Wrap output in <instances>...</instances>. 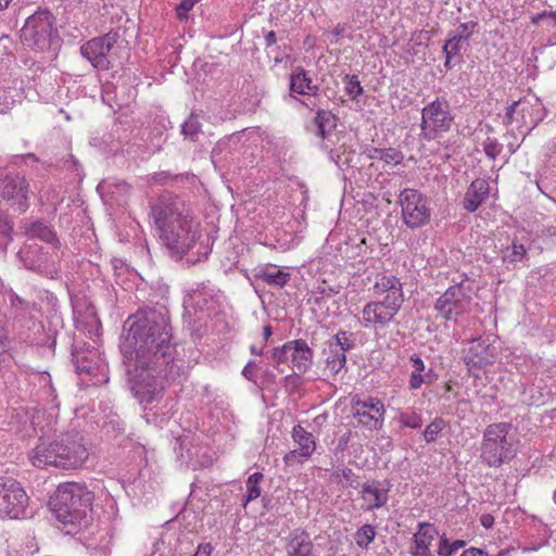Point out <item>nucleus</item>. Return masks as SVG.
Here are the masks:
<instances>
[{
  "label": "nucleus",
  "mask_w": 556,
  "mask_h": 556,
  "mask_svg": "<svg viewBox=\"0 0 556 556\" xmlns=\"http://www.w3.org/2000/svg\"><path fill=\"white\" fill-rule=\"evenodd\" d=\"M185 375L184 359L177 357L176 345L172 340L149 346V355L131 353L127 367V384L134 397L146 409L163 399L167 383L179 380Z\"/></svg>",
  "instance_id": "nucleus-1"
},
{
  "label": "nucleus",
  "mask_w": 556,
  "mask_h": 556,
  "mask_svg": "<svg viewBox=\"0 0 556 556\" xmlns=\"http://www.w3.org/2000/svg\"><path fill=\"white\" fill-rule=\"evenodd\" d=\"M149 207L160 241L172 257L181 260L201 237L190 208L179 195L169 191L151 199Z\"/></svg>",
  "instance_id": "nucleus-2"
},
{
  "label": "nucleus",
  "mask_w": 556,
  "mask_h": 556,
  "mask_svg": "<svg viewBox=\"0 0 556 556\" xmlns=\"http://www.w3.org/2000/svg\"><path fill=\"white\" fill-rule=\"evenodd\" d=\"M34 466L71 470L80 468L89 457V448L78 431H66L52 441L40 442L30 453Z\"/></svg>",
  "instance_id": "nucleus-3"
},
{
  "label": "nucleus",
  "mask_w": 556,
  "mask_h": 556,
  "mask_svg": "<svg viewBox=\"0 0 556 556\" xmlns=\"http://www.w3.org/2000/svg\"><path fill=\"white\" fill-rule=\"evenodd\" d=\"M93 500V493L86 485L67 482L56 488L49 507L60 522L87 527L91 520Z\"/></svg>",
  "instance_id": "nucleus-4"
},
{
  "label": "nucleus",
  "mask_w": 556,
  "mask_h": 556,
  "mask_svg": "<svg viewBox=\"0 0 556 556\" xmlns=\"http://www.w3.org/2000/svg\"><path fill=\"white\" fill-rule=\"evenodd\" d=\"M127 323V340L132 346V353L140 352L141 357L149 355V346L152 344L167 343L173 338L168 317L156 308H140Z\"/></svg>",
  "instance_id": "nucleus-5"
},
{
  "label": "nucleus",
  "mask_w": 556,
  "mask_h": 556,
  "mask_svg": "<svg viewBox=\"0 0 556 556\" xmlns=\"http://www.w3.org/2000/svg\"><path fill=\"white\" fill-rule=\"evenodd\" d=\"M511 429L509 422L491 424L484 429L480 458L489 467H500L515 457L513 441L508 437Z\"/></svg>",
  "instance_id": "nucleus-6"
},
{
  "label": "nucleus",
  "mask_w": 556,
  "mask_h": 556,
  "mask_svg": "<svg viewBox=\"0 0 556 556\" xmlns=\"http://www.w3.org/2000/svg\"><path fill=\"white\" fill-rule=\"evenodd\" d=\"M59 35L54 28V17L48 10H39L30 15L21 29L22 43L35 51L43 52L51 48Z\"/></svg>",
  "instance_id": "nucleus-7"
},
{
  "label": "nucleus",
  "mask_w": 556,
  "mask_h": 556,
  "mask_svg": "<svg viewBox=\"0 0 556 556\" xmlns=\"http://www.w3.org/2000/svg\"><path fill=\"white\" fill-rule=\"evenodd\" d=\"M455 116L452 106L444 97H437L421 110L420 139L432 141L448 132L454 124Z\"/></svg>",
  "instance_id": "nucleus-8"
},
{
  "label": "nucleus",
  "mask_w": 556,
  "mask_h": 556,
  "mask_svg": "<svg viewBox=\"0 0 556 556\" xmlns=\"http://www.w3.org/2000/svg\"><path fill=\"white\" fill-rule=\"evenodd\" d=\"M468 279L462 280L448 287L445 292L437 299L434 309L446 321L456 323L460 316L470 311L472 302V289Z\"/></svg>",
  "instance_id": "nucleus-9"
},
{
  "label": "nucleus",
  "mask_w": 556,
  "mask_h": 556,
  "mask_svg": "<svg viewBox=\"0 0 556 556\" xmlns=\"http://www.w3.org/2000/svg\"><path fill=\"white\" fill-rule=\"evenodd\" d=\"M403 223L410 229L426 226L431 219L428 198L413 188H405L399 197Z\"/></svg>",
  "instance_id": "nucleus-10"
},
{
  "label": "nucleus",
  "mask_w": 556,
  "mask_h": 556,
  "mask_svg": "<svg viewBox=\"0 0 556 556\" xmlns=\"http://www.w3.org/2000/svg\"><path fill=\"white\" fill-rule=\"evenodd\" d=\"M546 113V109L539 98L523 97L506 108L503 123L508 126L517 121L521 126L532 130L545 118Z\"/></svg>",
  "instance_id": "nucleus-11"
},
{
  "label": "nucleus",
  "mask_w": 556,
  "mask_h": 556,
  "mask_svg": "<svg viewBox=\"0 0 556 556\" xmlns=\"http://www.w3.org/2000/svg\"><path fill=\"white\" fill-rule=\"evenodd\" d=\"M28 496L21 483L12 478L0 477V517L20 519L25 516Z\"/></svg>",
  "instance_id": "nucleus-12"
},
{
  "label": "nucleus",
  "mask_w": 556,
  "mask_h": 556,
  "mask_svg": "<svg viewBox=\"0 0 556 556\" xmlns=\"http://www.w3.org/2000/svg\"><path fill=\"white\" fill-rule=\"evenodd\" d=\"M118 34L110 31L96 37L80 47V53L91 65L100 71H108L113 67V49L117 43Z\"/></svg>",
  "instance_id": "nucleus-13"
},
{
  "label": "nucleus",
  "mask_w": 556,
  "mask_h": 556,
  "mask_svg": "<svg viewBox=\"0 0 556 556\" xmlns=\"http://www.w3.org/2000/svg\"><path fill=\"white\" fill-rule=\"evenodd\" d=\"M28 181L24 176L9 175L0 169V195L3 199L12 200L20 213L25 212L28 204Z\"/></svg>",
  "instance_id": "nucleus-14"
},
{
  "label": "nucleus",
  "mask_w": 556,
  "mask_h": 556,
  "mask_svg": "<svg viewBox=\"0 0 556 556\" xmlns=\"http://www.w3.org/2000/svg\"><path fill=\"white\" fill-rule=\"evenodd\" d=\"M292 439L298 447L288 452L283 456L286 466H293L295 463H303L312 456L316 448L314 435L306 431L301 425H296L292 429Z\"/></svg>",
  "instance_id": "nucleus-15"
},
{
  "label": "nucleus",
  "mask_w": 556,
  "mask_h": 556,
  "mask_svg": "<svg viewBox=\"0 0 556 556\" xmlns=\"http://www.w3.org/2000/svg\"><path fill=\"white\" fill-rule=\"evenodd\" d=\"M353 414L355 417H359V421L367 427L380 429L383 424L384 405L376 399L369 397L366 401L357 400L354 402Z\"/></svg>",
  "instance_id": "nucleus-16"
},
{
  "label": "nucleus",
  "mask_w": 556,
  "mask_h": 556,
  "mask_svg": "<svg viewBox=\"0 0 556 556\" xmlns=\"http://www.w3.org/2000/svg\"><path fill=\"white\" fill-rule=\"evenodd\" d=\"M319 86L313 83L312 77L303 66H295L289 75V97L299 100V96L316 97Z\"/></svg>",
  "instance_id": "nucleus-17"
},
{
  "label": "nucleus",
  "mask_w": 556,
  "mask_h": 556,
  "mask_svg": "<svg viewBox=\"0 0 556 556\" xmlns=\"http://www.w3.org/2000/svg\"><path fill=\"white\" fill-rule=\"evenodd\" d=\"M287 556H315L314 544L308 532L301 528L293 529L285 539Z\"/></svg>",
  "instance_id": "nucleus-18"
},
{
  "label": "nucleus",
  "mask_w": 556,
  "mask_h": 556,
  "mask_svg": "<svg viewBox=\"0 0 556 556\" xmlns=\"http://www.w3.org/2000/svg\"><path fill=\"white\" fill-rule=\"evenodd\" d=\"M438 531L432 523L419 522L409 547L412 556H432L430 546Z\"/></svg>",
  "instance_id": "nucleus-19"
},
{
  "label": "nucleus",
  "mask_w": 556,
  "mask_h": 556,
  "mask_svg": "<svg viewBox=\"0 0 556 556\" xmlns=\"http://www.w3.org/2000/svg\"><path fill=\"white\" fill-rule=\"evenodd\" d=\"M290 345L293 371L295 375H303L313 365L314 351L303 339L291 340Z\"/></svg>",
  "instance_id": "nucleus-20"
},
{
  "label": "nucleus",
  "mask_w": 556,
  "mask_h": 556,
  "mask_svg": "<svg viewBox=\"0 0 556 556\" xmlns=\"http://www.w3.org/2000/svg\"><path fill=\"white\" fill-rule=\"evenodd\" d=\"M490 194V186L485 179L477 178L468 187L464 199L463 207L469 213L476 212L485 202Z\"/></svg>",
  "instance_id": "nucleus-21"
},
{
  "label": "nucleus",
  "mask_w": 556,
  "mask_h": 556,
  "mask_svg": "<svg viewBox=\"0 0 556 556\" xmlns=\"http://www.w3.org/2000/svg\"><path fill=\"white\" fill-rule=\"evenodd\" d=\"M17 257L24 267L29 270L42 273L47 269V253L37 243L25 244L18 251Z\"/></svg>",
  "instance_id": "nucleus-22"
},
{
  "label": "nucleus",
  "mask_w": 556,
  "mask_h": 556,
  "mask_svg": "<svg viewBox=\"0 0 556 556\" xmlns=\"http://www.w3.org/2000/svg\"><path fill=\"white\" fill-rule=\"evenodd\" d=\"M362 316L364 327L369 328L370 326H388L394 318L395 314L380 305L378 302L371 301L363 307Z\"/></svg>",
  "instance_id": "nucleus-23"
},
{
  "label": "nucleus",
  "mask_w": 556,
  "mask_h": 556,
  "mask_svg": "<svg viewBox=\"0 0 556 556\" xmlns=\"http://www.w3.org/2000/svg\"><path fill=\"white\" fill-rule=\"evenodd\" d=\"M390 491V484L387 483L386 488L381 486L380 481H372L371 483L366 482L362 484V497L365 501H369V504L365 510H374L381 508L388 502V493Z\"/></svg>",
  "instance_id": "nucleus-24"
},
{
  "label": "nucleus",
  "mask_w": 556,
  "mask_h": 556,
  "mask_svg": "<svg viewBox=\"0 0 556 556\" xmlns=\"http://www.w3.org/2000/svg\"><path fill=\"white\" fill-rule=\"evenodd\" d=\"M23 230L26 237L30 239H39L46 243L51 244L53 248H60V240L56 237V232L53 230L51 226L46 224L42 220H35L30 223H25L23 226Z\"/></svg>",
  "instance_id": "nucleus-25"
},
{
  "label": "nucleus",
  "mask_w": 556,
  "mask_h": 556,
  "mask_svg": "<svg viewBox=\"0 0 556 556\" xmlns=\"http://www.w3.org/2000/svg\"><path fill=\"white\" fill-rule=\"evenodd\" d=\"M489 345L484 343V341L477 339L471 342V345L468 350V353L464 357L465 364L469 369L478 368L482 369L489 364H491L489 359Z\"/></svg>",
  "instance_id": "nucleus-26"
},
{
  "label": "nucleus",
  "mask_w": 556,
  "mask_h": 556,
  "mask_svg": "<svg viewBox=\"0 0 556 556\" xmlns=\"http://www.w3.org/2000/svg\"><path fill=\"white\" fill-rule=\"evenodd\" d=\"M74 315L76 328L86 329L88 333L98 332L99 328L101 327L100 319L92 303H88L85 306L84 312H81L79 308H75Z\"/></svg>",
  "instance_id": "nucleus-27"
},
{
  "label": "nucleus",
  "mask_w": 556,
  "mask_h": 556,
  "mask_svg": "<svg viewBox=\"0 0 556 556\" xmlns=\"http://www.w3.org/2000/svg\"><path fill=\"white\" fill-rule=\"evenodd\" d=\"M337 116L329 110L318 109L313 119L315 135L326 139L337 128Z\"/></svg>",
  "instance_id": "nucleus-28"
},
{
  "label": "nucleus",
  "mask_w": 556,
  "mask_h": 556,
  "mask_svg": "<svg viewBox=\"0 0 556 556\" xmlns=\"http://www.w3.org/2000/svg\"><path fill=\"white\" fill-rule=\"evenodd\" d=\"M528 248L515 237L511 244L501 250V260L509 268L510 265H515L518 262H523L527 258Z\"/></svg>",
  "instance_id": "nucleus-29"
},
{
  "label": "nucleus",
  "mask_w": 556,
  "mask_h": 556,
  "mask_svg": "<svg viewBox=\"0 0 556 556\" xmlns=\"http://www.w3.org/2000/svg\"><path fill=\"white\" fill-rule=\"evenodd\" d=\"M254 278L269 286L282 288L289 282L290 274L282 270L271 271L269 268H261L255 271Z\"/></svg>",
  "instance_id": "nucleus-30"
},
{
  "label": "nucleus",
  "mask_w": 556,
  "mask_h": 556,
  "mask_svg": "<svg viewBox=\"0 0 556 556\" xmlns=\"http://www.w3.org/2000/svg\"><path fill=\"white\" fill-rule=\"evenodd\" d=\"M469 46V42H465L448 31L447 38L442 47V51L455 55L457 62H460L463 60L464 52L467 51Z\"/></svg>",
  "instance_id": "nucleus-31"
},
{
  "label": "nucleus",
  "mask_w": 556,
  "mask_h": 556,
  "mask_svg": "<svg viewBox=\"0 0 556 556\" xmlns=\"http://www.w3.org/2000/svg\"><path fill=\"white\" fill-rule=\"evenodd\" d=\"M401 289L402 283L400 279L393 275H381L377 278L374 285V292L377 295H382Z\"/></svg>",
  "instance_id": "nucleus-32"
},
{
  "label": "nucleus",
  "mask_w": 556,
  "mask_h": 556,
  "mask_svg": "<svg viewBox=\"0 0 556 556\" xmlns=\"http://www.w3.org/2000/svg\"><path fill=\"white\" fill-rule=\"evenodd\" d=\"M263 480V473L254 472L251 475L245 484H247V494L244 496L243 506L245 507L248 503L256 500L261 495L260 483Z\"/></svg>",
  "instance_id": "nucleus-33"
},
{
  "label": "nucleus",
  "mask_w": 556,
  "mask_h": 556,
  "mask_svg": "<svg viewBox=\"0 0 556 556\" xmlns=\"http://www.w3.org/2000/svg\"><path fill=\"white\" fill-rule=\"evenodd\" d=\"M201 127L202 125L199 121V117L194 113H191L188 119H186L181 125V135L191 141H197V137L201 131Z\"/></svg>",
  "instance_id": "nucleus-34"
},
{
  "label": "nucleus",
  "mask_w": 556,
  "mask_h": 556,
  "mask_svg": "<svg viewBox=\"0 0 556 556\" xmlns=\"http://www.w3.org/2000/svg\"><path fill=\"white\" fill-rule=\"evenodd\" d=\"M377 302L396 315L404 303L403 289L387 293L383 300Z\"/></svg>",
  "instance_id": "nucleus-35"
},
{
  "label": "nucleus",
  "mask_w": 556,
  "mask_h": 556,
  "mask_svg": "<svg viewBox=\"0 0 556 556\" xmlns=\"http://www.w3.org/2000/svg\"><path fill=\"white\" fill-rule=\"evenodd\" d=\"M376 538V529L371 525L362 526L355 533L356 544L361 548H368Z\"/></svg>",
  "instance_id": "nucleus-36"
},
{
  "label": "nucleus",
  "mask_w": 556,
  "mask_h": 556,
  "mask_svg": "<svg viewBox=\"0 0 556 556\" xmlns=\"http://www.w3.org/2000/svg\"><path fill=\"white\" fill-rule=\"evenodd\" d=\"M344 83V91L352 99H357L361 94H363L364 89L361 85V81L356 75L345 74L342 78Z\"/></svg>",
  "instance_id": "nucleus-37"
},
{
  "label": "nucleus",
  "mask_w": 556,
  "mask_h": 556,
  "mask_svg": "<svg viewBox=\"0 0 556 556\" xmlns=\"http://www.w3.org/2000/svg\"><path fill=\"white\" fill-rule=\"evenodd\" d=\"M479 24L477 21L471 20L465 23H460L455 30H451L453 35L464 40L465 42H469L470 38L473 34L478 33Z\"/></svg>",
  "instance_id": "nucleus-38"
},
{
  "label": "nucleus",
  "mask_w": 556,
  "mask_h": 556,
  "mask_svg": "<svg viewBox=\"0 0 556 556\" xmlns=\"http://www.w3.org/2000/svg\"><path fill=\"white\" fill-rule=\"evenodd\" d=\"M482 150L489 160L494 161L503 151V144L494 137L488 136L481 143Z\"/></svg>",
  "instance_id": "nucleus-39"
},
{
  "label": "nucleus",
  "mask_w": 556,
  "mask_h": 556,
  "mask_svg": "<svg viewBox=\"0 0 556 556\" xmlns=\"http://www.w3.org/2000/svg\"><path fill=\"white\" fill-rule=\"evenodd\" d=\"M351 333L345 330L338 331L331 340L328 341L329 346L339 348L345 352L354 348V342L350 339Z\"/></svg>",
  "instance_id": "nucleus-40"
},
{
  "label": "nucleus",
  "mask_w": 556,
  "mask_h": 556,
  "mask_svg": "<svg viewBox=\"0 0 556 556\" xmlns=\"http://www.w3.org/2000/svg\"><path fill=\"white\" fill-rule=\"evenodd\" d=\"M381 153L380 161H382L386 165H400L404 161V154L401 150L396 148H387L383 151H378Z\"/></svg>",
  "instance_id": "nucleus-41"
},
{
  "label": "nucleus",
  "mask_w": 556,
  "mask_h": 556,
  "mask_svg": "<svg viewBox=\"0 0 556 556\" xmlns=\"http://www.w3.org/2000/svg\"><path fill=\"white\" fill-rule=\"evenodd\" d=\"M333 477H342L346 482V486L349 488L357 489L361 485L359 477L351 468L345 466L338 467L333 471Z\"/></svg>",
  "instance_id": "nucleus-42"
},
{
  "label": "nucleus",
  "mask_w": 556,
  "mask_h": 556,
  "mask_svg": "<svg viewBox=\"0 0 556 556\" xmlns=\"http://www.w3.org/2000/svg\"><path fill=\"white\" fill-rule=\"evenodd\" d=\"M12 356L9 353V339L7 332L0 329V371L10 366Z\"/></svg>",
  "instance_id": "nucleus-43"
},
{
  "label": "nucleus",
  "mask_w": 556,
  "mask_h": 556,
  "mask_svg": "<svg viewBox=\"0 0 556 556\" xmlns=\"http://www.w3.org/2000/svg\"><path fill=\"white\" fill-rule=\"evenodd\" d=\"M444 420L442 418H435L432 422H430L425 431L424 439L427 443L434 442L438 438V434L443 430Z\"/></svg>",
  "instance_id": "nucleus-44"
},
{
  "label": "nucleus",
  "mask_w": 556,
  "mask_h": 556,
  "mask_svg": "<svg viewBox=\"0 0 556 556\" xmlns=\"http://www.w3.org/2000/svg\"><path fill=\"white\" fill-rule=\"evenodd\" d=\"M13 225L8 217L0 212V248L5 247L12 240Z\"/></svg>",
  "instance_id": "nucleus-45"
},
{
  "label": "nucleus",
  "mask_w": 556,
  "mask_h": 556,
  "mask_svg": "<svg viewBox=\"0 0 556 556\" xmlns=\"http://www.w3.org/2000/svg\"><path fill=\"white\" fill-rule=\"evenodd\" d=\"M433 377L434 375H432L431 370L425 375L413 371L409 378V388L414 390L419 389L422 383H431Z\"/></svg>",
  "instance_id": "nucleus-46"
},
{
  "label": "nucleus",
  "mask_w": 556,
  "mask_h": 556,
  "mask_svg": "<svg viewBox=\"0 0 556 556\" xmlns=\"http://www.w3.org/2000/svg\"><path fill=\"white\" fill-rule=\"evenodd\" d=\"M271 357L277 364L286 363L291 358L290 341L286 342L282 346L275 348L271 352Z\"/></svg>",
  "instance_id": "nucleus-47"
},
{
  "label": "nucleus",
  "mask_w": 556,
  "mask_h": 556,
  "mask_svg": "<svg viewBox=\"0 0 556 556\" xmlns=\"http://www.w3.org/2000/svg\"><path fill=\"white\" fill-rule=\"evenodd\" d=\"M457 549L454 547L453 542L445 535L442 534L440 536V541L438 544V555L439 556H453Z\"/></svg>",
  "instance_id": "nucleus-48"
},
{
  "label": "nucleus",
  "mask_w": 556,
  "mask_h": 556,
  "mask_svg": "<svg viewBox=\"0 0 556 556\" xmlns=\"http://www.w3.org/2000/svg\"><path fill=\"white\" fill-rule=\"evenodd\" d=\"M400 421L404 427L412 429H418L422 426V419L416 413H402Z\"/></svg>",
  "instance_id": "nucleus-49"
},
{
  "label": "nucleus",
  "mask_w": 556,
  "mask_h": 556,
  "mask_svg": "<svg viewBox=\"0 0 556 556\" xmlns=\"http://www.w3.org/2000/svg\"><path fill=\"white\" fill-rule=\"evenodd\" d=\"M543 21H547L549 26L556 27V10L542 11L531 16V24L533 25H539Z\"/></svg>",
  "instance_id": "nucleus-50"
},
{
  "label": "nucleus",
  "mask_w": 556,
  "mask_h": 556,
  "mask_svg": "<svg viewBox=\"0 0 556 556\" xmlns=\"http://www.w3.org/2000/svg\"><path fill=\"white\" fill-rule=\"evenodd\" d=\"M9 296L11 307L16 312V314H23L29 311L30 304L28 301L22 299L16 293H11Z\"/></svg>",
  "instance_id": "nucleus-51"
},
{
  "label": "nucleus",
  "mask_w": 556,
  "mask_h": 556,
  "mask_svg": "<svg viewBox=\"0 0 556 556\" xmlns=\"http://www.w3.org/2000/svg\"><path fill=\"white\" fill-rule=\"evenodd\" d=\"M329 349L331 354L327 358H332L339 364V367H344L346 364V352L334 346H329Z\"/></svg>",
  "instance_id": "nucleus-52"
},
{
  "label": "nucleus",
  "mask_w": 556,
  "mask_h": 556,
  "mask_svg": "<svg viewBox=\"0 0 556 556\" xmlns=\"http://www.w3.org/2000/svg\"><path fill=\"white\" fill-rule=\"evenodd\" d=\"M255 367H256V363L255 361H250L243 368L242 370V375L245 379H248L249 381H254L255 380Z\"/></svg>",
  "instance_id": "nucleus-53"
},
{
  "label": "nucleus",
  "mask_w": 556,
  "mask_h": 556,
  "mask_svg": "<svg viewBox=\"0 0 556 556\" xmlns=\"http://www.w3.org/2000/svg\"><path fill=\"white\" fill-rule=\"evenodd\" d=\"M195 0H181L177 5V14L178 16H182V14L187 13L194 7Z\"/></svg>",
  "instance_id": "nucleus-54"
},
{
  "label": "nucleus",
  "mask_w": 556,
  "mask_h": 556,
  "mask_svg": "<svg viewBox=\"0 0 556 556\" xmlns=\"http://www.w3.org/2000/svg\"><path fill=\"white\" fill-rule=\"evenodd\" d=\"M410 362L414 367V372H422L425 370V363L417 354L410 356Z\"/></svg>",
  "instance_id": "nucleus-55"
},
{
  "label": "nucleus",
  "mask_w": 556,
  "mask_h": 556,
  "mask_svg": "<svg viewBox=\"0 0 556 556\" xmlns=\"http://www.w3.org/2000/svg\"><path fill=\"white\" fill-rule=\"evenodd\" d=\"M460 556H489V553L485 549L478 547H469L466 548Z\"/></svg>",
  "instance_id": "nucleus-56"
},
{
  "label": "nucleus",
  "mask_w": 556,
  "mask_h": 556,
  "mask_svg": "<svg viewBox=\"0 0 556 556\" xmlns=\"http://www.w3.org/2000/svg\"><path fill=\"white\" fill-rule=\"evenodd\" d=\"M213 546L211 543H202L198 546L193 556H211Z\"/></svg>",
  "instance_id": "nucleus-57"
},
{
  "label": "nucleus",
  "mask_w": 556,
  "mask_h": 556,
  "mask_svg": "<svg viewBox=\"0 0 556 556\" xmlns=\"http://www.w3.org/2000/svg\"><path fill=\"white\" fill-rule=\"evenodd\" d=\"M263 33H264V40H265L266 48H270L277 43L278 39H277V35L274 30H268V31L263 30Z\"/></svg>",
  "instance_id": "nucleus-58"
},
{
  "label": "nucleus",
  "mask_w": 556,
  "mask_h": 556,
  "mask_svg": "<svg viewBox=\"0 0 556 556\" xmlns=\"http://www.w3.org/2000/svg\"><path fill=\"white\" fill-rule=\"evenodd\" d=\"M480 523L485 529H491L494 525V517L491 514H483L480 517Z\"/></svg>",
  "instance_id": "nucleus-59"
},
{
  "label": "nucleus",
  "mask_w": 556,
  "mask_h": 556,
  "mask_svg": "<svg viewBox=\"0 0 556 556\" xmlns=\"http://www.w3.org/2000/svg\"><path fill=\"white\" fill-rule=\"evenodd\" d=\"M378 151H383V149L370 147L366 150L365 153L370 160H380L381 153H378Z\"/></svg>",
  "instance_id": "nucleus-60"
},
{
  "label": "nucleus",
  "mask_w": 556,
  "mask_h": 556,
  "mask_svg": "<svg viewBox=\"0 0 556 556\" xmlns=\"http://www.w3.org/2000/svg\"><path fill=\"white\" fill-rule=\"evenodd\" d=\"M350 438H351V433L350 432L344 433L343 435H341L340 439H339V442H338V448L341 450V451H344L346 448V446H348Z\"/></svg>",
  "instance_id": "nucleus-61"
},
{
  "label": "nucleus",
  "mask_w": 556,
  "mask_h": 556,
  "mask_svg": "<svg viewBox=\"0 0 556 556\" xmlns=\"http://www.w3.org/2000/svg\"><path fill=\"white\" fill-rule=\"evenodd\" d=\"M443 54L445 56L444 67L446 70H452L455 66V64L453 63V60L456 59V56L448 52H443Z\"/></svg>",
  "instance_id": "nucleus-62"
},
{
  "label": "nucleus",
  "mask_w": 556,
  "mask_h": 556,
  "mask_svg": "<svg viewBox=\"0 0 556 556\" xmlns=\"http://www.w3.org/2000/svg\"><path fill=\"white\" fill-rule=\"evenodd\" d=\"M327 366L333 372L338 374L343 367H339V364L332 358H327Z\"/></svg>",
  "instance_id": "nucleus-63"
},
{
  "label": "nucleus",
  "mask_w": 556,
  "mask_h": 556,
  "mask_svg": "<svg viewBox=\"0 0 556 556\" xmlns=\"http://www.w3.org/2000/svg\"><path fill=\"white\" fill-rule=\"evenodd\" d=\"M344 25H341V24H338L336 25V27L332 29V34L336 36V37H339V36H342L343 31H344Z\"/></svg>",
  "instance_id": "nucleus-64"
}]
</instances>
